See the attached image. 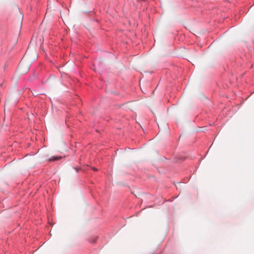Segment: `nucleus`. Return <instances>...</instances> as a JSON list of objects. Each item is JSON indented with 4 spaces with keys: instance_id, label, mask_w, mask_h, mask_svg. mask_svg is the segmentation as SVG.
Returning a JSON list of instances; mask_svg holds the SVG:
<instances>
[{
    "instance_id": "f257e3e1",
    "label": "nucleus",
    "mask_w": 254,
    "mask_h": 254,
    "mask_svg": "<svg viewBox=\"0 0 254 254\" xmlns=\"http://www.w3.org/2000/svg\"><path fill=\"white\" fill-rule=\"evenodd\" d=\"M62 158L61 156H53L49 158V161H55L57 160H59Z\"/></svg>"
},
{
    "instance_id": "f03ea898",
    "label": "nucleus",
    "mask_w": 254,
    "mask_h": 254,
    "mask_svg": "<svg viewBox=\"0 0 254 254\" xmlns=\"http://www.w3.org/2000/svg\"><path fill=\"white\" fill-rule=\"evenodd\" d=\"M39 94H40V95H43V93H36L35 91H34V92H33V95L35 96H37V95H38Z\"/></svg>"
},
{
    "instance_id": "7ed1b4c3",
    "label": "nucleus",
    "mask_w": 254,
    "mask_h": 254,
    "mask_svg": "<svg viewBox=\"0 0 254 254\" xmlns=\"http://www.w3.org/2000/svg\"><path fill=\"white\" fill-rule=\"evenodd\" d=\"M91 169H92V170H93L94 171H97V169L94 167H93L91 168Z\"/></svg>"
},
{
    "instance_id": "20e7f679",
    "label": "nucleus",
    "mask_w": 254,
    "mask_h": 254,
    "mask_svg": "<svg viewBox=\"0 0 254 254\" xmlns=\"http://www.w3.org/2000/svg\"><path fill=\"white\" fill-rule=\"evenodd\" d=\"M96 241V240H94L93 241V243H95Z\"/></svg>"
}]
</instances>
